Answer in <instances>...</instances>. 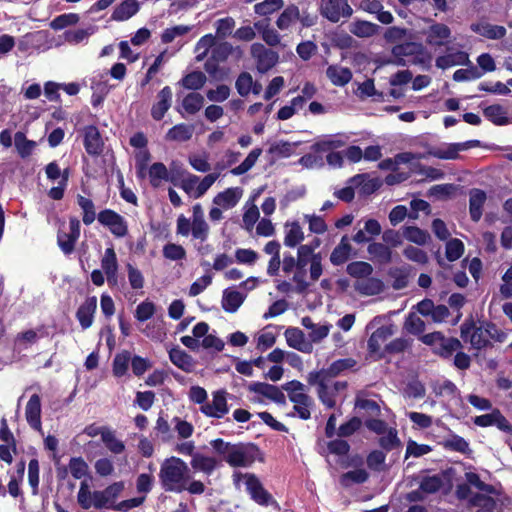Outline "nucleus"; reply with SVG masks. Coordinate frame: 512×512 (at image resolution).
Returning <instances> with one entry per match:
<instances>
[{
    "mask_svg": "<svg viewBox=\"0 0 512 512\" xmlns=\"http://www.w3.org/2000/svg\"><path fill=\"white\" fill-rule=\"evenodd\" d=\"M213 451L231 467H250L260 455L259 448L252 443H231L221 438L210 441Z\"/></svg>",
    "mask_w": 512,
    "mask_h": 512,
    "instance_id": "nucleus-1",
    "label": "nucleus"
},
{
    "mask_svg": "<svg viewBox=\"0 0 512 512\" xmlns=\"http://www.w3.org/2000/svg\"><path fill=\"white\" fill-rule=\"evenodd\" d=\"M349 31L359 38H369L379 33L380 26L365 20H355L350 24Z\"/></svg>",
    "mask_w": 512,
    "mask_h": 512,
    "instance_id": "nucleus-39",
    "label": "nucleus"
},
{
    "mask_svg": "<svg viewBox=\"0 0 512 512\" xmlns=\"http://www.w3.org/2000/svg\"><path fill=\"white\" fill-rule=\"evenodd\" d=\"M462 348V344L460 340L457 338H446L445 336L442 337V340L440 341V344L436 350V352L444 358H448L452 356V354L459 349Z\"/></svg>",
    "mask_w": 512,
    "mask_h": 512,
    "instance_id": "nucleus-58",
    "label": "nucleus"
},
{
    "mask_svg": "<svg viewBox=\"0 0 512 512\" xmlns=\"http://www.w3.org/2000/svg\"><path fill=\"white\" fill-rule=\"evenodd\" d=\"M77 203L80 208L83 210V222L86 225H90L94 222L96 218L95 206L92 200L86 198L82 195H78Z\"/></svg>",
    "mask_w": 512,
    "mask_h": 512,
    "instance_id": "nucleus-61",
    "label": "nucleus"
},
{
    "mask_svg": "<svg viewBox=\"0 0 512 512\" xmlns=\"http://www.w3.org/2000/svg\"><path fill=\"white\" fill-rule=\"evenodd\" d=\"M158 477L164 491L182 493L191 479V469L181 458L171 456L161 463Z\"/></svg>",
    "mask_w": 512,
    "mask_h": 512,
    "instance_id": "nucleus-3",
    "label": "nucleus"
},
{
    "mask_svg": "<svg viewBox=\"0 0 512 512\" xmlns=\"http://www.w3.org/2000/svg\"><path fill=\"white\" fill-rule=\"evenodd\" d=\"M320 13L329 21L336 23L342 17H350L353 14V9L347 0H320Z\"/></svg>",
    "mask_w": 512,
    "mask_h": 512,
    "instance_id": "nucleus-11",
    "label": "nucleus"
},
{
    "mask_svg": "<svg viewBox=\"0 0 512 512\" xmlns=\"http://www.w3.org/2000/svg\"><path fill=\"white\" fill-rule=\"evenodd\" d=\"M125 488L123 481L110 484L103 490L94 491V508L95 509H112L115 510L116 500Z\"/></svg>",
    "mask_w": 512,
    "mask_h": 512,
    "instance_id": "nucleus-9",
    "label": "nucleus"
},
{
    "mask_svg": "<svg viewBox=\"0 0 512 512\" xmlns=\"http://www.w3.org/2000/svg\"><path fill=\"white\" fill-rule=\"evenodd\" d=\"M298 271H295L292 281L295 284V292L302 294L309 288V282L306 280V267L309 265L310 279L315 282L319 280L323 273L322 255L315 253V246L300 245L297 249Z\"/></svg>",
    "mask_w": 512,
    "mask_h": 512,
    "instance_id": "nucleus-2",
    "label": "nucleus"
},
{
    "mask_svg": "<svg viewBox=\"0 0 512 512\" xmlns=\"http://www.w3.org/2000/svg\"><path fill=\"white\" fill-rule=\"evenodd\" d=\"M261 154H262L261 148L253 149L252 151H250V153L247 155V157L244 159V161L240 165L234 167L231 170V173L235 176L245 174L250 169H252V167L255 165V163L257 162V160Z\"/></svg>",
    "mask_w": 512,
    "mask_h": 512,
    "instance_id": "nucleus-55",
    "label": "nucleus"
},
{
    "mask_svg": "<svg viewBox=\"0 0 512 512\" xmlns=\"http://www.w3.org/2000/svg\"><path fill=\"white\" fill-rule=\"evenodd\" d=\"M480 145L481 142L479 140H468L460 143H442L439 146L431 147L427 154L442 160H456L460 157V152L479 147Z\"/></svg>",
    "mask_w": 512,
    "mask_h": 512,
    "instance_id": "nucleus-7",
    "label": "nucleus"
},
{
    "mask_svg": "<svg viewBox=\"0 0 512 512\" xmlns=\"http://www.w3.org/2000/svg\"><path fill=\"white\" fill-rule=\"evenodd\" d=\"M139 10V3L136 0H125L118 5L112 14V19L124 21L131 18Z\"/></svg>",
    "mask_w": 512,
    "mask_h": 512,
    "instance_id": "nucleus-47",
    "label": "nucleus"
},
{
    "mask_svg": "<svg viewBox=\"0 0 512 512\" xmlns=\"http://www.w3.org/2000/svg\"><path fill=\"white\" fill-rule=\"evenodd\" d=\"M304 240V232L298 222L285 224L284 245L290 248L298 246Z\"/></svg>",
    "mask_w": 512,
    "mask_h": 512,
    "instance_id": "nucleus-45",
    "label": "nucleus"
},
{
    "mask_svg": "<svg viewBox=\"0 0 512 512\" xmlns=\"http://www.w3.org/2000/svg\"><path fill=\"white\" fill-rule=\"evenodd\" d=\"M352 365L353 361L351 359H339L337 361H334L326 369H321L319 371H311L307 376V380H314L318 379L319 377H325L332 380L344 370L352 367Z\"/></svg>",
    "mask_w": 512,
    "mask_h": 512,
    "instance_id": "nucleus-25",
    "label": "nucleus"
},
{
    "mask_svg": "<svg viewBox=\"0 0 512 512\" xmlns=\"http://www.w3.org/2000/svg\"><path fill=\"white\" fill-rule=\"evenodd\" d=\"M489 331L488 322L477 325L473 319L465 320L460 327L462 340L476 350L490 345Z\"/></svg>",
    "mask_w": 512,
    "mask_h": 512,
    "instance_id": "nucleus-6",
    "label": "nucleus"
},
{
    "mask_svg": "<svg viewBox=\"0 0 512 512\" xmlns=\"http://www.w3.org/2000/svg\"><path fill=\"white\" fill-rule=\"evenodd\" d=\"M242 193L243 191L239 187L227 188L214 197L213 203L224 209L233 208L238 204Z\"/></svg>",
    "mask_w": 512,
    "mask_h": 512,
    "instance_id": "nucleus-29",
    "label": "nucleus"
},
{
    "mask_svg": "<svg viewBox=\"0 0 512 512\" xmlns=\"http://www.w3.org/2000/svg\"><path fill=\"white\" fill-rule=\"evenodd\" d=\"M172 89L169 86L163 87L157 94V101L151 108V116L154 120H161L172 105Z\"/></svg>",
    "mask_w": 512,
    "mask_h": 512,
    "instance_id": "nucleus-20",
    "label": "nucleus"
},
{
    "mask_svg": "<svg viewBox=\"0 0 512 512\" xmlns=\"http://www.w3.org/2000/svg\"><path fill=\"white\" fill-rule=\"evenodd\" d=\"M402 235L406 240L420 246L425 245L430 239L426 231L416 226H404L402 228Z\"/></svg>",
    "mask_w": 512,
    "mask_h": 512,
    "instance_id": "nucleus-50",
    "label": "nucleus"
},
{
    "mask_svg": "<svg viewBox=\"0 0 512 512\" xmlns=\"http://www.w3.org/2000/svg\"><path fill=\"white\" fill-rule=\"evenodd\" d=\"M248 390L250 392L255 393L256 395L251 398V401L254 403H261L262 399L260 396H263L269 400L274 401L278 404L285 403V395L277 386L272 384L264 383V382H254L248 386Z\"/></svg>",
    "mask_w": 512,
    "mask_h": 512,
    "instance_id": "nucleus-13",
    "label": "nucleus"
},
{
    "mask_svg": "<svg viewBox=\"0 0 512 512\" xmlns=\"http://www.w3.org/2000/svg\"><path fill=\"white\" fill-rule=\"evenodd\" d=\"M193 133V125L180 123L170 128L165 138L168 141L185 142L192 138Z\"/></svg>",
    "mask_w": 512,
    "mask_h": 512,
    "instance_id": "nucleus-44",
    "label": "nucleus"
},
{
    "mask_svg": "<svg viewBox=\"0 0 512 512\" xmlns=\"http://www.w3.org/2000/svg\"><path fill=\"white\" fill-rule=\"evenodd\" d=\"M310 385H317V393L320 401L328 408H333L336 404L337 393L331 388V379L319 377L314 380H307Z\"/></svg>",
    "mask_w": 512,
    "mask_h": 512,
    "instance_id": "nucleus-22",
    "label": "nucleus"
},
{
    "mask_svg": "<svg viewBox=\"0 0 512 512\" xmlns=\"http://www.w3.org/2000/svg\"><path fill=\"white\" fill-rule=\"evenodd\" d=\"M471 30L488 39H501L506 35V28L500 25H494L487 22L474 23Z\"/></svg>",
    "mask_w": 512,
    "mask_h": 512,
    "instance_id": "nucleus-31",
    "label": "nucleus"
},
{
    "mask_svg": "<svg viewBox=\"0 0 512 512\" xmlns=\"http://www.w3.org/2000/svg\"><path fill=\"white\" fill-rule=\"evenodd\" d=\"M251 55L256 61V68L259 73H266L272 69L278 62L279 55L277 52L266 48L261 43H254L251 46Z\"/></svg>",
    "mask_w": 512,
    "mask_h": 512,
    "instance_id": "nucleus-12",
    "label": "nucleus"
},
{
    "mask_svg": "<svg viewBox=\"0 0 512 512\" xmlns=\"http://www.w3.org/2000/svg\"><path fill=\"white\" fill-rule=\"evenodd\" d=\"M25 416L31 428L41 430V399L38 394H33L27 402Z\"/></svg>",
    "mask_w": 512,
    "mask_h": 512,
    "instance_id": "nucleus-27",
    "label": "nucleus"
},
{
    "mask_svg": "<svg viewBox=\"0 0 512 512\" xmlns=\"http://www.w3.org/2000/svg\"><path fill=\"white\" fill-rule=\"evenodd\" d=\"M169 359L175 366L185 372H191L195 368L193 358L179 347L172 348L169 351Z\"/></svg>",
    "mask_w": 512,
    "mask_h": 512,
    "instance_id": "nucleus-36",
    "label": "nucleus"
},
{
    "mask_svg": "<svg viewBox=\"0 0 512 512\" xmlns=\"http://www.w3.org/2000/svg\"><path fill=\"white\" fill-rule=\"evenodd\" d=\"M95 32V28L90 26L85 29H75V30H66L64 32V39L66 42L72 45L80 44L93 35Z\"/></svg>",
    "mask_w": 512,
    "mask_h": 512,
    "instance_id": "nucleus-52",
    "label": "nucleus"
},
{
    "mask_svg": "<svg viewBox=\"0 0 512 512\" xmlns=\"http://www.w3.org/2000/svg\"><path fill=\"white\" fill-rule=\"evenodd\" d=\"M284 334L287 344L290 347L303 353L312 352V344L306 339L304 333L299 328H287Z\"/></svg>",
    "mask_w": 512,
    "mask_h": 512,
    "instance_id": "nucleus-26",
    "label": "nucleus"
},
{
    "mask_svg": "<svg viewBox=\"0 0 512 512\" xmlns=\"http://www.w3.org/2000/svg\"><path fill=\"white\" fill-rule=\"evenodd\" d=\"M350 253L351 245L349 243V238L347 236H343L339 244L331 252L330 261L333 265H341L348 260Z\"/></svg>",
    "mask_w": 512,
    "mask_h": 512,
    "instance_id": "nucleus-46",
    "label": "nucleus"
},
{
    "mask_svg": "<svg viewBox=\"0 0 512 512\" xmlns=\"http://www.w3.org/2000/svg\"><path fill=\"white\" fill-rule=\"evenodd\" d=\"M237 53V55L240 57L242 55V50L240 47H233L228 42H216L214 44V47L211 51V55L209 59L205 63V70L209 74H215L218 70V64L225 62L228 57L233 54Z\"/></svg>",
    "mask_w": 512,
    "mask_h": 512,
    "instance_id": "nucleus-8",
    "label": "nucleus"
},
{
    "mask_svg": "<svg viewBox=\"0 0 512 512\" xmlns=\"http://www.w3.org/2000/svg\"><path fill=\"white\" fill-rule=\"evenodd\" d=\"M367 252L372 260L377 261L380 264H388L392 261V250L389 246L383 243H370L368 245Z\"/></svg>",
    "mask_w": 512,
    "mask_h": 512,
    "instance_id": "nucleus-43",
    "label": "nucleus"
},
{
    "mask_svg": "<svg viewBox=\"0 0 512 512\" xmlns=\"http://www.w3.org/2000/svg\"><path fill=\"white\" fill-rule=\"evenodd\" d=\"M14 144L21 158L30 156L36 146L32 140H28L23 132H16L14 135Z\"/></svg>",
    "mask_w": 512,
    "mask_h": 512,
    "instance_id": "nucleus-51",
    "label": "nucleus"
},
{
    "mask_svg": "<svg viewBox=\"0 0 512 512\" xmlns=\"http://www.w3.org/2000/svg\"><path fill=\"white\" fill-rule=\"evenodd\" d=\"M348 141V137L343 134L328 135L318 139L311 149L316 153L332 152L335 149L343 147Z\"/></svg>",
    "mask_w": 512,
    "mask_h": 512,
    "instance_id": "nucleus-24",
    "label": "nucleus"
},
{
    "mask_svg": "<svg viewBox=\"0 0 512 512\" xmlns=\"http://www.w3.org/2000/svg\"><path fill=\"white\" fill-rule=\"evenodd\" d=\"M300 18V10L295 4L288 5L276 20L278 29L285 31L294 25Z\"/></svg>",
    "mask_w": 512,
    "mask_h": 512,
    "instance_id": "nucleus-40",
    "label": "nucleus"
},
{
    "mask_svg": "<svg viewBox=\"0 0 512 512\" xmlns=\"http://www.w3.org/2000/svg\"><path fill=\"white\" fill-rule=\"evenodd\" d=\"M97 308V298L88 297L78 308L76 318L82 329H88L93 324L94 313Z\"/></svg>",
    "mask_w": 512,
    "mask_h": 512,
    "instance_id": "nucleus-28",
    "label": "nucleus"
},
{
    "mask_svg": "<svg viewBox=\"0 0 512 512\" xmlns=\"http://www.w3.org/2000/svg\"><path fill=\"white\" fill-rule=\"evenodd\" d=\"M348 183L354 185L355 190L361 196H368L373 194L380 187V182L376 178L370 177L367 173L356 174L348 179Z\"/></svg>",
    "mask_w": 512,
    "mask_h": 512,
    "instance_id": "nucleus-21",
    "label": "nucleus"
},
{
    "mask_svg": "<svg viewBox=\"0 0 512 512\" xmlns=\"http://www.w3.org/2000/svg\"><path fill=\"white\" fill-rule=\"evenodd\" d=\"M484 116L493 124L502 126L508 123L507 109L499 104L487 106L483 110Z\"/></svg>",
    "mask_w": 512,
    "mask_h": 512,
    "instance_id": "nucleus-48",
    "label": "nucleus"
},
{
    "mask_svg": "<svg viewBox=\"0 0 512 512\" xmlns=\"http://www.w3.org/2000/svg\"><path fill=\"white\" fill-rule=\"evenodd\" d=\"M379 445L386 451H392L400 448L401 441L398 438L397 430L390 427L385 434L381 435Z\"/></svg>",
    "mask_w": 512,
    "mask_h": 512,
    "instance_id": "nucleus-62",
    "label": "nucleus"
},
{
    "mask_svg": "<svg viewBox=\"0 0 512 512\" xmlns=\"http://www.w3.org/2000/svg\"><path fill=\"white\" fill-rule=\"evenodd\" d=\"M326 76L335 86L343 87L352 79V71L340 65H330L326 69Z\"/></svg>",
    "mask_w": 512,
    "mask_h": 512,
    "instance_id": "nucleus-33",
    "label": "nucleus"
},
{
    "mask_svg": "<svg viewBox=\"0 0 512 512\" xmlns=\"http://www.w3.org/2000/svg\"><path fill=\"white\" fill-rule=\"evenodd\" d=\"M473 422L479 427L496 426L503 432L512 433L511 424L498 409L492 410L491 413L476 416Z\"/></svg>",
    "mask_w": 512,
    "mask_h": 512,
    "instance_id": "nucleus-18",
    "label": "nucleus"
},
{
    "mask_svg": "<svg viewBox=\"0 0 512 512\" xmlns=\"http://www.w3.org/2000/svg\"><path fill=\"white\" fill-rule=\"evenodd\" d=\"M80 221L72 217L69 220V232L58 233V245L64 254L69 255L73 252L75 243L80 236Z\"/></svg>",
    "mask_w": 512,
    "mask_h": 512,
    "instance_id": "nucleus-17",
    "label": "nucleus"
},
{
    "mask_svg": "<svg viewBox=\"0 0 512 512\" xmlns=\"http://www.w3.org/2000/svg\"><path fill=\"white\" fill-rule=\"evenodd\" d=\"M206 82V76L204 73L200 71H193L183 77L180 81V84L190 90H198L201 89Z\"/></svg>",
    "mask_w": 512,
    "mask_h": 512,
    "instance_id": "nucleus-59",
    "label": "nucleus"
},
{
    "mask_svg": "<svg viewBox=\"0 0 512 512\" xmlns=\"http://www.w3.org/2000/svg\"><path fill=\"white\" fill-rule=\"evenodd\" d=\"M384 284L378 278L366 277L362 280H357L355 289L363 295L372 296L377 295L383 291Z\"/></svg>",
    "mask_w": 512,
    "mask_h": 512,
    "instance_id": "nucleus-41",
    "label": "nucleus"
},
{
    "mask_svg": "<svg viewBox=\"0 0 512 512\" xmlns=\"http://www.w3.org/2000/svg\"><path fill=\"white\" fill-rule=\"evenodd\" d=\"M422 45L415 42H406L403 44L395 45L392 48V54L396 58L394 63L398 66H404L405 61L403 57L412 56L421 53Z\"/></svg>",
    "mask_w": 512,
    "mask_h": 512,
    "instance_id": "nucleus-35",
    "label": "nucleus"
},
{
    "mask_svg": "<svg viewBox=\"0 0 512 512\" xmlns=\"http://www.w3.org/2000/svg\"><path fill=\"white\" fill-rule=\"evenodd\" d=\"M98 221L117 238H123L128 234V223L126 219L111 209L102 210L98 216Z\"/></svg>",
    "mask_w": 512,
    "mask_h": 512,
    "instance_id": "nucleus-10",
    "label": "nucleus"
},
{
    "mask_svg": "<svg viewBox=\"0 0 512 512\" xmlns=\"http://www.w3.org/2000/svg\"><path fill=\"white\" fill-rule=\"evenodd\" d=\"M369 478L368 472L364 468L355 469L344 473L340 477L341 485L348 487L352 484H362Z\"/></svg>",
    "mask_w": 512,
    "mask_h": 512,
    "instance_id": "nucleus-54",
    "label": "nucleus"
},
{
    "mask_svg": "<svg viewBox=\"0 0 512 512\" xmlns=\"http://www.w3.org/2000/svg\"><path fill=\"white\" fill-rule=\"evenodd\" d=\"M469 212L473 221L478 222L482 217V209L486 201V193L480 189H472L469 194Z\"/></svg>",
    "mask_w": 512,
    "mask_h": 512,
    "instance_id": "nucleus-34",
    "label": "nucleus"
},
{
    "mask_svg": "<svg viewBox=\"0 0 512 512\" xmlns=\"http://www.w3.org/2000/svg\"><path fill=\"white\" fill-rule=\"evenodd\" d=\"M234 482L239 485L244 484L247 493L251 499L261 506H273L278 508V503L273 496L263 487L259 478L252 473L235 472L233 474Z\"/></svg>",
    "mask_w": 512,
    "mask_h": 512,
    "instance_id": "nucleus-4",
    "label": "nucleus"
},
{
    "mask_svg": "<svg viewBox=\"0 0 512 512\" xmlns=\"http://www.w3.org/2000/svg\"><path fill=\"white\" fill-rule=\"evenodd\" d=\"M216 37L212 34L202 36L195 46L196 60L202 61L205 59L209 51H212L215 44Z\"/></svg>",
    "mask_w": 512,
    "mask_h": 512,
    "instance_id": "nucleus-56",
    "label": "nucleus"
},
{
    "mask_svg": "<svg viewBox=\"0 0 512 512\" xmlns=\"http://www.w3.org/2000/svg\"><path fill=\"white\" fill-rule=\"evenodd\" d=\"M227 396L228 393L225 390L213 392L212 401L202 405L201 412L208 417L223 418L229 412Z\"/></svg>",
    "mask_w": 512,
    "mask_h": 512,
    "instance_id": "nucleus-15",
    "label": "nucleus"
},
{
    "mask_svg": "<svg viewBox=\"0 0 512 512\" xmlns=\"http://www.w3.org/2000/svg\"><path fill=\"white\" fill-rule=\"evenodd\" d=\"M101 268L106 275L109 286L118 284V261L113 248H107L101 259Z\"/></svg>",
    "mask_w": 512,
    "mask_h": 512,
    "instance_id": "nucleus-19",
    "label": "nucleus"
},
{
    "mask_svg": "<svg viewBox=\"0 0 512 512\" xmlns=\"http://www.w3.org/2000/svg\"><path fill=\"white\" fill-rule=\"evenodd\" d=\"M236 22L232 17L218 19L214 26L216 29V38L224 39L232 34Z\"/></svg>",
    "mask_w": 512,
    "mask_h": 512,
    "instance_id": "nucleus-64",
    "label": "nucleus"
},
{
    "mask_svg": "<svg viewBox=\"0 0 512 512\" xmlns=\"http://www.w3.org/2000/svg\"><path fill=\"white\" fill-rule=\"evenodd\" d=\"M131 355L128 351H123L121 353H118L113 360V374L116 377H122L124 376L127 371L130 364Z\"/></svg>",
    "mask_w": 512,
    "mask_h": 512,
    "instance_id": "nucleus-60",
    "label": "nucleus"
},
{
    "mask_svg": "<svg viewBox=\"0 0 512 512\" xmlns=\"http://www.w3.org/2000/svg\"><path fill=\"white\" fill-rule=\"evenodd\" d=\"M209 332V325L206 322L197 323L192 329V336L181 337V343L192 351H198L200 348V339Z\"/></svg>",
    "mask_w": 512,
    "mask_h": 512,
    "instance_id": "nucleus-32",
    "label": "nucleus"
},
{
    "mask_svg": "<svg viewBox=\"0 0 512 512\" xmlns=\"http://www.w3.org/2000/svg\"><path fill=\"white\" fill-rule=\"evenodd\" d=\"M190 465L194 471H199L209 476L219 466V461L215 457L196 453L191 458Z\"/></svg>",
    "mask_w": 512,
    "mask_h": 512,
    "instance_id": "nucleus-30",
    "label": "nucleus"
},
{
    "mask_svg": "<svg viewBox=\"0 0 512 512\" xmlns=\"http://www.w3.org/2000/svg\"><path fill=\"white\" fill-rule=\"evenodd\" d=\"M425 36L429 46L447 47L452 39V31L446 24L433 22L426 29Z\"/></svg>",
    "mask_w": 512,
    "mask_h": 512,
    "instance_id": "nucleus-14",
    "label": "nucleus"
},
{
    "mask_svg": "<svg viewBox=\"0 0 512 512\" xmlns=\"http://www.w3.org/2000/svg\"><path fill=\"white\" fill-rule=\"evenodd\" d=\"M347 273L357 280H362L370 276L373 272V267L364 261H355L347 265Z\"/></svg>",
    "mask_w": 512,
    "mask_h": 512,
    "instance_id": "nucleus-53",
    "label": "nucleus"
},
{
    "mask_svg": "<svg viewBox=\"0 0 512 512\" xmlns=\"http://www.w3.org/2000/svg\"><path fill=\"white\" fill-rule=\"evenodd\" d=\"M245 298H246V295L237 290H234L231 288L225 289L223 292V297H222V302H221L222 308L226 312L234 313L242 305Z\"/></svg>",
    "mask_w": 512,
    "mask_h": 512,
    "instance_id": "nucleus-38",
    "label": "nucleus"
},
{
    "mask_svg": "<svg viewBox=\"0 0 512 512\" xmlns=\"http://www.w3.org/2000/svg\"><path fill=\"white\" fill-rule=\"evenodd\" d=\"M103 140L96 126L90 125L84 128V147L89 155H99L103 151Z\"/></svg>",
    "mask_w": 512,
    "mask_h": 512,
    "instance_id": "nucleus-23",
    "label": "nucleus"
},
{
    "mask_svg": "<svg viewBox=\"0 0 512 512\" xmlns=\"http://www.w3.org/2000/svg\"><path fill=\"white\" fill-rule=\"evenodd\" d=\"M393 335V326L385 325L376 329L370 336L367 342L368 350L371 353H376L380 350L383 343Z\"/></svg>",
    "mask_w": 512,
    "mask_h": 512,
    "instance_id": "nucleus-37",
    "label": "nucleus"
},
{
    "mask_svg": "<svg viewBox=\"0 0 512 512\" xmlns=\"http://www.w3.org/2000/svg\"><path fill=\"white\" fill-rule=\"evenodd\" d=\"M445 48V54L438 56L435 60L437 68L445 70L453 66L470 64L469 55L465 51L448 46Z\"/></svg>",
    "mask_w": 512,
    "mask_h": 512,
    "instance_id": "nucleus-16",
    "label": "nucleus"
},
{
    "mask_svg": "<svg viewBox=\"0 0 512 512\" xmlns=\"http://www.w3.org/2000/svg\"><path fill=\"white\" fill-rule=\"evenodd\" d=\"M100 435L103 444L111 453L121 454L125 450L124 442L116 437L113 430L101 427Z\"/></svg>",
    "mask_w": 512,
    "mask_h": 512,
    "instance_id": "nucleus-42",
    "label": "nucleus"
},
{
    "mask_svg": "<svg viewBox=\"0 0 512 512\" xmlns=\"http://www.w3.org/2000/svg\"><path fill=\"white\" fill-rule=\"evenodd\" d=\"M288 393L291 402L294 403V411L299 418L307 420L311 417L313 399L306 393V387L298 380H292L282 386Z\"/></svg>",
    "mask_w": 512,
    "mask_h": 512,
    "instance_id": "nucleus-5",
    "label": "nucleus"
},
{
    "mask_svg": "<svg viewBox=\"0 0 512 512\" xmlns=\"http://www.w3.org/2000/svg\"><path fill=\"white\" fill-rule=\"evenodd\" d=\"M204 105V97L199 93H189L182 101V107L188 114H196Z\"/></svg>",
    "mask_w": 512,
    "mask_h": 512,
    "instance_id": "nucleus-57",
    "label": "nucleus"
},
{
    "mask_svg": "<svg viewBox=\"0 0 512 512\" xmlns=\"http://www.w3.org/2000/svg\"><path fill=\"white\" fill-rule=\"evenodd\" d=\"M283 0H264L254 5V12L260 16H267L281 9Z\"/></svg>",
    "mask_w": 512,
    "mask_h": 512,
    "instance_id": "nucleus-63",
    "label": "nucleus"
},
{
    "mask_svg": "<svg viewBox=\"0 0 512 512\" xmlns=\"http://www.w3.org/2000/svg\"><path fill=\"white\" fill-rule=\"evenodd\" d=\"M148 174L150 184L154 188L160 187L163 181L170 180L168 169L161 162L153 163L149 168Z\"/></svg>",
    "mask_w": 512,
    "mask_h": 512,
    "instance_id": "nucleus-49",
    "label": "nucleus"
}]
</instances>
